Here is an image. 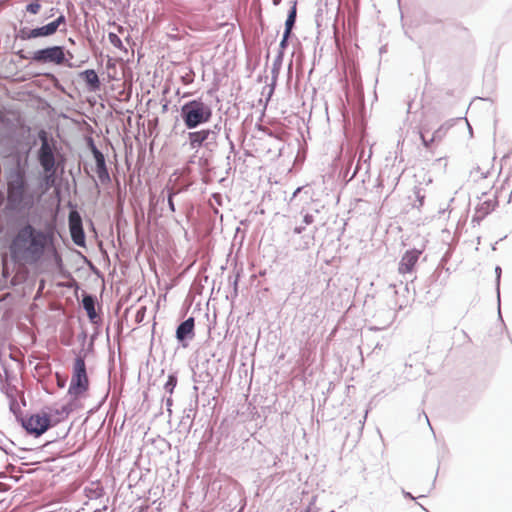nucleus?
Returning a JSON list of instances; mask_svg holds the SVG:
<instances>
[{
  "label": "nucleus",
  "mask_w": 512,
  "mask_h": 512,
  "mask_svg": "<svg viewBox=\"0 0 512 512\" xmlns=\"http://www.w3.org/2000/svg\"><path fill=\"white\" fill-rule=\"evenodd\" d=\"M424 417H425V419H426V421H427L428 425L431 427L430 422H429V419H428V416H427L426 414H424Z\"/></svg>",
  "instance_id": "44"
},
{
  "label": "nucleus",
  "mask_w": 512,
  "mask_h": 512,
  "mask_svg": "<svg viewBox=\"0 0 512 512\" xmlns=\"http://www.w3.org/2000/svg\"><path fill=\"white\" fill-rule=\"evenodd\" d=\"M66 24V17L64 14H60L54 21L47 23L46 25L33 28L36 33V38L49 37L54 35L61 25Z\"/></svg>",
  "instance_id": "12"
},
{
  "label": "nucleus",
  "mask_w": 512,
  "mask_h": 512,
  "mask_svg": "<svg viewBox=\"0 0 512 512\" xmlns=\"http://www.w3.org/2000/svg\"><path fill=\"white\" fill-rule=\"evenodd\" d=\"M212 115L213 109L211 104L204 101L202 98L187 101L180 109L181 119L185 127L189 130L208 123Z\"/></svg>",
  "instance_id": "3"
},
{
  "label": "nucleus",
  "mask_w": 512,
  "mask_h": 512,
  "mask_svg": "<svg viewBox=\"0 0 512 512\" xmlns=\"http://www.w3.org/2000/svg\"><path fill=\"white\" fill-rule=\"evenodd\" d=\"M316 231V228H314L312 231H307L306 225H304L303 223L300 225H296L292 229V234L289 238V241L291 242V245L295 250H307L314 243Z\"/></svg>",
  "instance_id": "8"
},
{
  "label": "nucleus",
  "mask_w": 512,
  "mask_h": 512,
  "mask_svg": "<svg viewBox=\"0 0 512 512\" xmlns=\"http://www.w3.org/2000/svg\"><path fill=\"white\" fill-rule=\"evenodd\" d=\"M96 297L91 294H85L82 299V306L86 311L89 319L93 321L97 317L96 309Z\"/></svg>",
  "instance_id": "16"
},
{
  "label": "nucleus",
  "mask_w": 512,
  "mask_h": 512,
  "mask_svg": "<svg viewBox=\"0 0 512 512\" xmlns=\"http://www.w3.org/2000/svg\"><path fill=\"white\" fill-rule=\"evenodd\" d=\"M495 273H496V283H497V294H498V299H500L499 285H500V277H501V268L499 266H497L495 268Z\"/></svg>",
  "instance_id": "28"
},
{
  "label": "nucleus",
  "mask_w": 512,
  "mask_h": 512,
  "mask_svg": "<svg viewBox=\"0 0 512 512\" xmlns=\"http://www.w3.org/2000/svg\"><path fill=\"white\" fill-rule=\"evenodd\" d=\"M183 80L185 83H190L192 81L191 78L188 79V77H183Z\"/></svg>",
  "instance_id": "41"
},
{
  "label": "nucleus",
  "mask_w": 512,
  "mask_h": 512,
  "mask_svg": "<svg viewBox=\"0 0 512 512\" xmlns=\"http://www.w3.org/2000/svg\"><path fill=\"white\" fill-rule=\"evenodd\" d=\"M92 153L96 163V173L101 183L110 181V175L106 166V161L103 153L92 143Z\"/></svg>",
  "instance_id": "11"
},
{
  "label": "nucleus",
  "mask_w": 512,
  "mask_h": 512,
  "mask_svg": "<svg viewBox=\"0 0 512 512\" xmlns=\"http://www.w3.org/2000/svg\"><path fill=\"white\" fill-rule=\"evenodd\" d=\"M62 412L65 413L66 416L69 414V410L65 406L62 407Z\"/></svg>",
  "instance_id": "39"
},
{
  "label": "nucleus",
  "mask_w": 512,
  "mask_h": 512,
  "mask_svg": "<svg viewBox=\"0 0 512 512\" xmlns=\"http://www.w3.org/2000/svg\"><path fill=\"white\" fill-rule=\"evenodd\" d=\"M177 194L176 191H174L173 189L169 190L168 191V197H167V202H168V207L170 209L171 212H175V204H174V200H173V197Z\"/></svg>",
  "instance_id": "24"
},
{
  "label": "nucleus",
  "mask_w": 512,
  "mask_h": 512,
  "mask_svg": "<svg viewBox=\"0 0 512 512\" xmlns=\"http://www.w3.org/2000/svg\"><path fill=\"white\" fill-rule=\"evenodd\" d=\"M420 254L421 252L416 249L406 251L399 263V273L403 275L411 273L419 259Z\"/></svg>",
  "instance_id": "13"
},
{
  "label": "nucleus",
  "mask_w": 512,
  "mask_h": 512,
  "mask_svg": "<svg viewBox=\"0 0 512 512\" xmlns=\"http://www.w3.org/2000/svg\"><path fill=\"white\" fill-rule=\"evenodd\" d=\"M108 39H109V42L116 48L118 49H123V43H122V40L120 39V37L113 33V32H110L108 34Z\"/></svg>",
  "instance_id": "21"
},
{
  "label": "nucleus",
  "mask_w": 512,
  "mask_h": 512,
  "mask_svg": "<svg viewBox=\"0 0 512 512\" xmlns=\"http://www.w3.org/2000/svg\"><path fill=\"white\" fill-rule=\"evenodd\" d=\"M20 422L26 432L35 437L41 436L52 426L51 417L45 412L21 417Z\"/></svg>",
  "instance_id": "7"
},
{
  "label": "nucleus",
  "mask_w": 512,
  "mask_h": 512,
  "mask_svg": "<svg viewBox=\"0 0 512 512\" xmlns=\"http://www.w3.org/2000/svg\"><path fill=\"white\" fill-rule=\"evenodd\" d=\"M391 288L394 289V293L397 295L399 293V290L396 289V285L393 284V285H390Z\"/></svg>",
  "instance_id": "40"
},
{
  "label": "nucleus",
  "mask_w": 512,
  "mask_h": 512,
  "mask_svg": "<svg viewBox=\"0 0 512 512\" xmlns=\"http://www.w3.org/2000/svg\"><path fill=\"white\" fill-rule=\"evenodd\" d=\"M16 55L21 59H31V61L40 64L51 63L58 66L66 65L70 68L73 67L69 62V59L73 58V54L70 51H66L64 46L55 45L38 49L30 57L24 54L23 50L17 51Z\"/></svg>",
  "instance_id": "4"
},
{
  "label": "nucleus",
  "mask_w": 512,
  "mask_h": 512,
  "mask_svg": "<svg viewBox=\"0 0 512 512\" xmlns=\"http://www.w3.org/2000/svg\"><path fill=\"white\" fill-rule=\"evenodd\" d=\"M56 376H57V379H58V385H59V387H64V385H65V380H64V379H62V378H61V376H60L58 373L56 374Z\"/></svg>",
  "instance_id": "32"
},
{
  "label": "nucleus",
  "mask_w": 512,
  "mask_h": 512,
  "mask_svg": "<svg viewBox=\"0 0 512 512\" xmlns=\"http://www.w3.org/2000/svg\"><path fill=\"white\" fill-rule=\"evenodd\" d=\"M406 305H407V300H405V299H403V300H401V301H398V300H397V301H396V303H395V306H396L399 310H401V309H403L404 307H406Z\"/></svg>",
  "instance_id": "31"
},
{
  "label": "nucleus",
  "mask_w": 512,
  "mask_h": 512,
  "mask_svg": "<svg viewBox=\"0 0 512 512\" xmlns=\"http://www.w3.org/2000/svg\"><path fill=\"white\" fill-rule=\"evenodd\" d=\"M195 320L189 317L181 322L176 329V339L183 343L186 340L193 339L194 337Z\"/></svg>",
  "instance_id": "14"
},
{
  "label": "nucleus",
  "mask_w": 512,
  "mask_h": 512,
  "mask_svg": "<svg viewBox=\"0 0 512 512\" xmlns=\"http://www.w3.org/2000/svg\"><path fill=\"white\" fill-rule=\"evenodd\" d=\"M80 77L85 81L90 91L95 92L100 89L101 82L95 70L87 69L80 73Z\"/></svg>",
  "instance_id": "15"
},
{
  "label": "nucleus",
  "mask_w": 512,
  "mask_h": 512,
  "mask_svg": "<svg viewBox=\"0 0 512 512\" xmlns=\"http://www.w3.org/2000/svg\"><path fill=\"white\" fill-rule=\"evenodd\" d=\"M188 143L191 149L205 147L206 149L212 150V148L216 146L214 143V133L206 129L189 132Z\"/></svg>",
  "instance_id": "9"
},
{
  "label": "nucleus",
  "mask_w": 512,
  "mask_h": 512,
  "mask_svg": "<svg viewBox=\"0 0 512 512\" xmlns=\"http://www.w3.org/2000/svg\"><path fill=\"white\" fill-rule=\"evenodd\" d=\"M415 196H416L418 205L414 204V206L417 207V208H420L423 205V203H424L425 195L421 193L420 189H417L415 191Z\"/></svg>",
  "instance_id": "26"
},
{
  "label": "nucleus",
  "mask_w": 512,
  "mask_h": 512,
  "mask_svg": "<svg viewBox=\"0 0 512 512\" xmlns=\"http://www.w3.org/2000/svg\"><path fill=\"white\" fill-rule=\"evenodd\" d=\"M400 287H401V289H402L404 292H408V291H409V289H408V285H407V284L403 285V283L401 282V283H400Z\"/></svg>",
  "instance_id": "38"
},
{
  "label": "nucleus",
  "mask_w": 512,
  "mask_h": 512,
  "mask_svg": "<svg viewBox=\"0 0 512 512\" xmlns=\"http://www.w3.org/2000/svg\"><path fill=\"white\" fill-rule=\"evenodd\" d=\"M366 418H367V412H366V413H365V415H364V419H363V421H360V423H361L362 425H363V423H364V421H365V419H366Z\"/></svg>",
  "instance_id": "45"
},
{
  "label": "nucleus",
  "mask_w": 512,
  "mask_h": 512,
  "mask_svg": "<svg viewBox=\"0 0 512 512\" xmlns=\"http://www.w3.org/2000/svg\"><path fill=\"white\" fill-rule=\"evenodd\" d=\"M209 132L214 133V143L217 144V138L219 136V133L221 131V125L219 123L215 124L213 128L208 129Z\"/></svg>",
  "instance_id": "27"
},
{
  "label": "nucleus",
  "mask_w": 512,
  "mask_h": 512,
  "mask_svg": "<svg viewBox=\"0 0 512 512\" xmlns=\"http://www.w3.org/2000/svg\"><path fill=\"white\" fill-rule=\"evenodd\" d=\"M230 146H231V149H234V144L232 141H230Z\"/></svg>",
  "instance_id": "46"
},
{
  "label": "nucleus",
  "mask_w": 512,
  "mask_h": 512,
  "mask_svg": "<svg viewBox=\"0 0 512 512\" xmlns=\"http://www.w3.org/2000/svg\"><path fill=\"white\" fill-rule=\"evenodd\" d=\"M41 9L39 0H34L26 6V11L31 14H37Z\"/></svg>",
  "instance_id": "22"
},
{
  "label": "nucleus",
  "mask_w": 512,
  "mask_h": 512,
  "mask_svg": "<svg viewBox=\"0 0 512 512\" xmlns=\"http://www.w3.org/2000/svg\"><path fill=\"white\" fill-rule=\"evenodd\" d=\"M39 139L41 145L37 152V159L43 171L48 175H53L56 171L55 148L44 130L39 132Z\"/></svg>",
  "instance_id": "6"
},
{
  "label": "nucleus",
  "mask_w": 512,
  "mask_h": 512,
  "mask_svg": "<svg viewBox=\"0 0 512 512\" xmlns=\"http://www.w3.org/2000/svg\"><path fill=\"white\" fill-rule=\"evenodd\" d=\"M272 1H273V4L276 5V6L279 5L280 2H281V0H272Z\"/></svg>",
  "instance_id": "42"
},
{
  "label": "nucleus",
  "mask_w": 512,
  "mask_h": 512,
  "mask_svg": "<svg viewBox=\"0 0 512 512\" xmlns=\"http://www.w3.org/2000/svg\"><path fill=\"white\" fill-rule=\"evenodd\" d=\"M420 138H421V141L423 143V145L426 147V148H429L430 147V144L434 141V137H432L431 139H426L425 135L423 132H420Z\"/></svg>",
  "instance_id": "29"
},
{
  "label": "nucleus",
  "mask_w": 512,
  "mask_h": 512,
  "mask_svg": "<svg viewBox=\"0 0 512 512\" xmlns=\"http://www.w3.org/2000/svg\"><path fill=\"white\" fill-rule=\"evenodd\" d=\"M14 405H15V403H14V402H13V403H11V405H10V409H11V411H13V412L15 413Z\"/></svg>",
  "instance_id": "43"
},
{
  "label": "nucleus",
  "mask_w": 512,
  "mask_h": 512,
  "mask_svg": "<svg viewBox=\"0 0 512 512\" xmlns=\"http://www.w3.org/2000/svg\"><path fill=\"white\" fill-rule=\"evenodd\" d=\"M8 487L6 484L0 482V492L7 491Z\"/></svg>",
  "instance_id": "36"
},
{
  "label": "nucleus",
  "mask_w": 512,
  "mask_h": 512,
  "mask_svg": "<svg viewBox=\"0 0 512 512\" xmlns=\"http://www.w3.org/2000/svg\"><path fill=\"white\" fill-rule=\"evenodd\" d=\"M69 231L72 241L80 247L85 246V233L83 230L82 219L78 212H70L69 218Z\"/></svg>",
  "instance_id": "10"
},
{
  "label": "nucleus",
  "mask_w": 512,
  "mask_h": 512,
  "mask_svg": "<svg viewBox=\"0 0 512 512\" xmlns=\"http://www.w3.org/2000/svg\"><path fill=\"white\" fill-rule=\"evenodd\" d=\"M441 132H442V130H441V129H438L437 131H435V132H434V134H433V136H432V137H434V140H435L436 138H440V137H441Z\"/></svg>",
  "instance_id": "35"
},
{
  "label": "nucleus",
  "mask_w": 512,
  "mask_h": 512,
  "mask_svg": "<svg viewBox=\"0 0 512 512\" xmlns=\"http://www.w3.org/2000/svg\"><path fill=\"white\" fill-rule=\"evenodd\" d=\"M297 2H294L293 6L288 11V15L285 21V29L284 31L291 32L294 28L295 22H296V15H297V9H296Z\"/></svg>",
  "instance_id": "17"
},
{
  "label": "nucleus",
  "mask_w": 512,
  "mask_h": 512,
  "mask_svg": "<svg viewBox=\"0 0 512 512\" xmlns=\"http://www.w3.org/2000/svg\"><path fill=\"white\" fill-rule=\"evenodd\" d=\"M291 36V32L284 31L282 39L279 44V51H282L284 53V50L288 46V41Z\"/></svg>",
  "instance_id": "23"
},
{
  "label": "nucleus",
  "mask_w": 512,
  "mask_h": 512,
  "mask_svg": "<svg viewBox=\"0 0 512 512\" xmlns=\"http://www.w3.org/2000/svg\"><path fill=\"white\" fill-rule=\"evenodd\" d=\"M235 288L237 287V280L234 281Z\"/></svg>",
  "instance_id": "47"
},
{
  "label": "nucleus",
  "mask_w": 512,
  "mask_h": 512,
  "mask_svg": "<svg viewBox=\"0 0 512 512\" xmlns=\"http://www.w3.org/2000/svg\"><path fill=\"white\" fill-rule=\"evenodd\" d=\"M283 57H284L283 52L279 51L277 56L273 60L272 69H271L273 82L276 81V79L280 73L282 63H283Z\"/></svg>",
  "instance_id": "18"
},
{
  "label": "nucleus",
  "mask_w": 512,
  "mask_h": 512,
  "mask_svg": "<svg viewBox=\"0 0 512 512\" xmlns=\"http://www.w3.org/2000/svg\"><path fill=\"white\" fill-rule=\"evenodd\" d=\"M301 214L303 215L302 223L304 225L309 226L314 222V216L311 213H309V212L304 213V209H302Z\"/></svg>",
  "instance_id": "25"
},
{
  "label": "nucleus",
  "mask_w": 512,
  "mask_h": 512,
  "mask_svg": "<svg viewBox=\"0 0 512 512\" xmlns=\"http://www.w3.org/2000/svg\"><path fill=\"white\" fill-rule=\"evenodd\" d=\"M16 37L21 40L26 41V40L36 39V33H35V31H33V28L30 29L27 27H22L19 29Z\"/></svg>",
  "instance_id": "19"
},
{
  "label": "nucleus",
  "mask_w": 512,
  "mask_h": 512,
  "mask_svg": "<svg viewBox=\"0 0 512 512\" xmlns=\"http://www.w3.org/2000/svg\"><path fill=\"white\" fill-rule=\"evenodd\" d=\"M304 190V187H298L290 198V203Z\"/></svg>",
  "instance_id": "30"
},
{
  "label": "nucleus",
  "mask_w": 512,
  "mask_h": 512,
  "mask_svg": "<svg viewBox=\"0 0 512 512\" xmlns=\"http://www.w3.org/2000/svg\"><path fill=\"white\" fill-rule=\"evenodd\" d=\"M35 204L34 192L30 186L23 169L17 168L7 176V197L5 210L21 213L29 211Z\"/></svg>",
  "instance_id": "2"
},
{
  "label": "nucleus",
  "mask_w": 512,
  "mask_h": 512,
  "mask_svg": "<svg viewBox=\"0 0 512 512\" xmlns=\"http://www.w3.org/2000/svg\"><path fill=\"white\" fill-rule=\"evenodd\" d=\"M172 402H173V400H172V398H171V397H169V398H167V399H166V406H167V410H168L169 412H171L170 407L172 406Z\"/></svg>",
  "instance_id": "33"
},
{
  "label": "nucleus",
  "mask_w": 512,
  "mask_h": 512,
  "mask_svg": "<svg viewBox=\"0 0 512 512\" xmlns=\"http://www.w3.org/2000/svg\"><path fill=\"white\" fill-rule=\"evenodd\" d=\"M403 495L406 498H409V499H412V500L415 499L410 492L403 491Z\"/></svg>",
  "instance_id": "37"
},
{
  "label": "nucleus",
  "mask_w": 512,
  "mask_h": 512,
  "mask_svg": "<svg viewBox=\"0 0 512 512\" xmlns=\"http://www.w3.org/2000/svg\"><path fill=\"white\" fill-rule=\"evenodd\" d=\"M441 273H442V270H441V269H439V268H437V269L435 270L434 274L432 275V277L439 278V277H440V275H441Z\"/></svg>",
  "instance_id": "34"
},
{
  "label": "nucleus",
  "mask_w": 512,
  "mask_h": 512,
  "mask_svg": "<svg viewBox=\"0 0 512 512\" xmlns=\"http://www.w3.org/2000/svg\"><path fill=\"white\" fill-rule=\"evenodd\" d=\"M176 385H177V376L175 374H170L168 376V379H167L165 385H164V389L169 394H172Z\"/></svg>",
  "instance_id": "20"
},
{
  "label": "nucleus",
  "mask_w": 512,
  "mask_h": 512,
  "mask_svg": "<svg viewBox=\"0 0 512 512\" xmlns=\"http://www.w3.org/2000/svg\"><path fill=\"white\" fill-rule=\"evenodd\" d=\"M89 389V378L85 364V355H77L72 370L68 394L74 399L81 397Z\"/></svg>",
  "instance_id": "5"
},
{
  "label": "nucleus",
  "mask_w": 512,
  "mask_h": 512,
  "mask_svg": "<svg viewBox=\"0 0 512 512\" xmlns=\"http://www.w3.org/2000/svg\"><path fill=\"white\" fill-rule=\"evenodd\" d=\"M52 248L57 262L61 257L54 247V234L26 223L20 227L9 245L11 259L16 264L35 265L43 258L46 251Z\"/></svg>",
  "instance_id": "1"
}]
</instances>
